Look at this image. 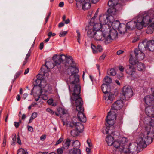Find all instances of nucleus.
<instances>
[{
    "instance_id": "f257e3e1",
    "label": "nucleus",
    "mask_w": 154,
    "mask_h": 154,
    "mask_svg": "<svg viewBox=\"0 0 154 154\" xmlns=\"http://www.w3.org/2000/svg\"><path fill=\"white\" fill-rule=\"evenodd\" d=\"M79 82H73L72 84L70 83V85H68V88L70 91H73V93L71 96V99L75 101L76 109L79 112L77 114L79 120L82 122H85L86 118L85 115L83 112L84 109L82 106L83 101L80 97L81 86Z\"/></svg>"
},
{
    "instance_id": "f03ea898",
    "label": "nucleus",
    "mask_w": 154,
    "mask_h": 154,
    "mask_svg": "<svg viewBox=\"0 0 154 154\" xmlns=\"http://www.w3.org/2000/svg\"><path fill=\"white\" fill-rule=\"evenodd\" d=\"M153 141L152 138H147L142 134H140L136 140V142L130 143L127 148L123 149L125 154H137L139 152L140 147L144 148L147 145L151 144Z\"/></svg>"
},
{
    "instance_id": "7ed1b4c3",
    "label": "nucleus",
    "mask_w": 154,
    "mask_h": 154,
    "mask_svg": "<svg viewBox=\"0 0 154 154\" xmlns=\"http://www.w3.org/2000/svg\"><path fill=\"white\" fill-rule=\"evenodd\" d=\"M122 119V117L119 118L117 122L116 123V116L115 115H111L110 112H109L106 119V122L105 123L107 126L106 134H113L115 132V128H120L122 125L123 123Z\"/></svg>"
},
{
    "instance_id": "20e7f679",
    "label": "nucleus",
    "mask_w": 154,
    "mask_h": 154,
    "mask_svg": "<svg viewBox=\"0 0 154 154\" xmlns=\"http://www.w3.org/2000/svg\"><path fill=\"white\" fill-rule=\"evenodd\" d=\"M66 59L64 60L65 66H70L68 69H70L71 75L69 76V81L70 83L73 82H79V76L76 74L79 72L78 69L76 67V64L73 61L72 57L70 56L65 55Z\"/></svg>"
},
{
    "instance_id": "39448f33",
    "label": "nucleus",
    "mask_w": 154,
    "mask_h": 154,
    "mask_svg": "<svg viewBox=\"0 0 154 154\" xmlns=\"http://www.w3.org/2000/svg\"><path fill=\"white\" fill-rule=\"evenodd\" d=\"M143 122L147 125L145 126V131L140 134H143L147 138L150 137L152 140L154 138V119H152L148 116L145 117L143 119Z\"/></svg>"
},
{
    "instance_id": "423d86ee",
    "label": "nucleus",
    "mask_w": 154,
    "mask_h": 154,
    "mask_svg": "<svg viewBox=\"0 0 154 154\" xmlns=\"http://www.w3.org/2000/svg\"><path fill=\"white\" fill-rule=\"evenodd\" d=\"M143 52L137 48H135L134 50L135 57L134 58L133 55L130 54V57L129 60L130 63L132 65H134L138 62V60H142L144 58L145 56Z\"/></svg>"
},
{
    "instance_id": "0eeeda50",
    "label": "nucleus",
    "mask_w": 154,
    "mask_h": 154,
    "mask_svg": "<svg viewBox=\"0 0 154 154\" xmlns=\"http://www.w3.org/2000/svg\"><path fill=\"white\" fill-rule=\"evenodd\" d=\"M118 33L117 31L115 29H111L108 34L106 35V37L104 42L106 44L112 42L113 40L118 38Z\"/></svg>"
},
{
    "instance_id": "6e6552de",
    "label": "nucleus",
    "mask_w": 154,
    "mask_h": 154,
    "mask_svg": "<svg viewBox=\"0 0 154 154\" xmlns=\"http://www.w3.org/2000/svg\"><path fill=\"white\" fill-rule=\"evenodd\" d=\"M66 59L65 55L64 54L61 55H54L52 57L54 62V66L60 65L61 63H64V60Z\"/></svg>"
},
{
    "instance_id": "1a4fd4ad",
    "label": "nucleus",
    "mask_w": 154,
    "mask_h": 154,
    "mask_svg": "<svg viewBox=\"0 0 154 154\" xmlns=\"http://www.w3.org/2000/svg\"><path fill=\"white\" fill-rule=\"evenodd\" d=\"M122 93L123 95L126 98H130L133 95L132 90L130 86H124L122 90Z\"/></svg>"
},
{
    "instance_id": "9d476101",
    "label": "nucleus",
    "mask_w": 154,
    "mask_h": 154,
    "mask_svg": "<svg viewBox=\"0 0 154 154\" xmlns=\"http://www.w3.org/2000/svg\"><path fill=\"white\" fill-rule=\"evenodd\" d=\"M151 90L152 95L146 96L144 99L145 103L149 106H154V96L153 95L154 88H152Z\"/></svg>"
},
{
    "instance_id": "9b49d317",
    "label": "nucleus",
    "mask_w": 154,
    "mask_h": 154,
    "mask_svg": "<svg viewBox=\"0 0 154 154\" xmlns=\"http://www.w3.org/2000/svg\"><path fill=\"white\" fill-rule=\"evenodd\" d=\"M118 0H109L108 5L109 7L114 8L117 11L120 10L122 7L121 4L118 2Z\"/></svg>"
},
{
    "instance_id": "f8f14e48",
    "label": "nucleus",
    "mask_w": 154,
    "mask_h": 154,
    "mask_svg": "<svg viewBox=\"0 0 154 154\" xmlns=\"http://www.w3.org/2000/svg\"><path fill=\"white\" fill-rule=\"evenodd\" d=\"M124 69L126 74L134 78L133 75L136 72V69L134 66L128 65L125 66Z\"/></svg>"
},
{
    "instance_id": "ddd939ff",
    "label": "nucleus",
    "mask_w": 154,
    "mask_h": 154,
    "mask_svg": "<svg viewBox=\"0 0 154 154\" xmlns=\"http://www.w3.org/2000/svg\"><path fill=\"white\" fill-rule=\"evenodd\" d=\"M69 125L71 128H74L76 129L80 133L84 129L83 125L79 122H71L70 123Z\"/></svg>"
},
{
    "instance_id": "4468645a",
    "label": "nucleus",
    "mask_w": 154,
    "mask_h": 154,
    "mask_svg": "<svg viewBox=\"0 0 154 154\" xmlns=\"http://www.w3.org/2000/svg\"><path fill=\"white\" fill-rule=\"evenodd\" d=\"M141 21L145 24V27H146L149 24L154 23V18H151L149 15H146L142 18Z\"/></svg>"
},
{
    "instance_id": "2eb2a0df",
    "label": "nucleus",
    "mask_w": 154,
    "mask_h": 154,
    "mask_svg": "<svg viewBox=\"0 0 154 154\" xmlns=\"http://www.w3.org/2000/svg\"><path fill=\"white\" fill-rule=\"evenodd\" d=\"M124 104L123 101L121 99L116 101L111 106V109L114 110H119L123 107Z\"/></svg>"
},
{
    "instance_id": "dca6fc26",
    "label": "nucleus",
    "mask_w": 154,
    "mask_h": 154,
    "mask_svg": "<svg viewBox=\"0 0 154 154\" xmlns=\"http://www.w3.org/2000/svg\"><path fill=\"white\" fill-rule=\"evenodd\" d=\"M145 112L148 117L154 118V107L153 106L146 107L145 109Z\"/></svg>"
},
{
    "instance_id": "f3484780",
    "label": "nucleus",
    "mask_w": 154,
    "mask_h": 154,
    "mask_svg": "<svg viewBox=\"0 0 154 154\" xmlns=\"http://www.w3.org/2000/svg\"><path fill=\"white\" fill-rule=\"evenodd\" d=\"M106 37V34H103V33L100 31H98L96 32V34L95 35L94 37V39L97 41H101L104 40Z\"/></svg>"
},
{
    "instance_id": "a211bd4d",
    "label": "nucleus",
    "mask_w": 154,
    "mask_h": 154,
    "mask_svg": "<svg viewBox=\"0 0 154 154\" xmlns=\"http://www.w3.org/2000/svg\"><path fill=\"white\" fill-rule=\"evenodd\" d=\"M105 99L106 101V103H111L115 98V95L112 93L109 92L104 96Z\"/></svg>"
},
{
    "instance_id": "6ab92c4d",
    "label": "nucleus",
    "mask_w": 154,
    "mask_h": 154,
    "mask_svg": "<svg viewBox=\"0 0 154 154\" xmlns=\"http://www.w3.org/2000/svg\"><path fill=\"white\" fill-rule=\"evenodd\" d=\"M113 137L111 135H108L106 137V140L109 146H111L112 145H114L115 146L116 143L119 145V143L116 142V140L113 141L115 137L114 135H113Z\"/></svg>"
},
{
    "instance_id": "aec40b11",
    "label": "nucleus",
    "mask_w": 154,
    "mask_h": 154,
    "mask_svg": "<svg viewBox=\"0 0 154 154\" xmlns=\"http://www.w3.org/2000/svg\"><path fill=\"white\" fill-rule=\"evenodd\" d=\"M147 41L146 40L140 42L138 45V49L141 51H144L147 50Z\"/></svg>"
},
{
    "instance_id": "412c9836",
    "label": "nucleus",
    "mask_w": 154,
    "mask_h": 154,
    "mask_svg": "<svg viewBox=\"0 0 154 154\" xmlns=\"http://www.w3.org/2000/svg\"><path fill=\"white\" fill-rule=\"evenodd\" d=\"M109 17L106 14L100 15L99 17V20L100 23L104 24L107 22Z\"/></svg>"
},
{
    "instance_id": "4be33fe9",
    "label": "nucleus",
    "mask_w": 154,
    "mask_h": 154,
    "mask_svg": "<svg viewBox=\"0 0 154 154\" xmlns=\"http://www.w3.org/2000/svg\"><path fill=\"white\" fill-rule=\"evenodd\" d=\"M127 29L130 30H132L135 28L136 26V22L135 21H131L128 22L126 25Z\"/></svg>"
},
{
    "instance_id": "5701e85b",
    "label": "nucleus",
    "mask_w": 154,
    "mask_h": 154,
    "mask_svg": "<svg viewBox=\"0 0 154 154\" xmlns=\"http://www.w3.org/2000/svg\"><path fill=\"white\" fill-rule=\"evenodd\" d=\"M119 142L120 143H121V146H120L119 147L120 149H124V148H127L128 145L126 144L127 142L126 138L125 137L122 138L120 140Z\"/></svg>"
},
{
    "instance_id": "b1692460",
    "label": "nucleus",
    "mask_w": 154,
    "mask_h": 154,
    "mask_svg": "<svg viewBox=\"0 0 154 154\" xmlns=\"http://www.w3.org/2000/svg\"><path fill=\"white\" fill-rule=\"evenodd\" d=\"M147 50L150 51H154V40L147 41Z\"/></svg>"
},
{
    "instance_id": "393cba45",
    "label": "nucleus",
    "mask_w": 154,
    "mask_h": 154,
    "mask_svg": "<svg viewBox=\"0 0 154 154\" xmlns=\"http://www.w3.org/2000/svg\"><path fill=\"white\" fill-rule=\"evenodd\" d=\"M141 17H139L137 20L136 27L138 29H141L143 26H145V24L141 21Z\"/></svg>"
},
{
    "instance_id": "a878e982",
    "label": "nucleus",
    "mask_w": 154,
    "mask_h": 154,
    "mask_svg": "<svg viewBox=\"0 0 154 154\" xmlns=\"http://www.w3.org/2000/svg\"><path fill=\"white\" fill-rule=\"evenodd\" d=\"M71 140L67 138L64 140L63 142V149H67L70 145Z\"/></svg>"
},
{
    "instance_id": "bb28decb",
    "label": "nucleus",
    "mask_w": 154,
    "mask_h": 154,
    "mask_svg": "<svg viewBox=\"0 0 154 154\" xmlns=\"http://www.w3.org/2000/svg\"><path fill=\"white\" fill-rule=\"evenodd\" d=\"M96 31L93 28H89L87 32V36L90 38H93L96 34Z\"/></svg>"
},
{
    "instance_id": "cd10ccee",
    "label": "nucleus",
    "mask_w": 154,
    "mask_h": 154,
    "mask_svg": "<svg viewBox=\"0 0 154 154\" xmlns=\"http://www.w3.org/2000/svg\"><path fill=\"white\" fill-rule=\"evenodd\" d=\"M127 29L126 25L124 23H121L118 30L120 33L122 34L125 32Z\"/></svg>"
},
{
    "instance_id": "c85d7f7f",
    "label": "nucleus",
    "mask_w": 154,
    "mask_h": 154,
    "mask_svg": "<svg viewBox=\"0 0 154 154\" xmlns=\"http://www.w3.org/2000/svg\"><path fill=\"white\" fill-rule=\"evenodd\" d=\"M90 0H85L82 5V8L84 10H87L91 7V4L90 3Z\"/></svg>"
},
{
    "instance_id": "c756f323",
    "label": "nucleus",
    "mask_w": 154,
    "mask_h": 154,
    "mask_svg": "<svg viewBox=\"0 0 154 154\" xmlns=\"http://www.w3.org/2000/svg\"><path fill=\"white\" fill-rule=\"evenodd\" d=\"M136 64H137V68L138 71L142 72L145 71V66L143 63L138 62Z\"/></svg>"
},
{
    "instance_id": "7c9ffc66",
    "label": "nucleus",
    "mask_w": 154,
    "mask_h": 154,
    "mask_svg": "<svg viewBox=\"0 0 154 154\" xmlns=\"http://www.w3.org/2000/svg\"><path fill=\"white\" fill-rule=\"evenodd\" d=\"M154 31V23H152L149 24V26L147 28L146 31L148 34H151Z\"/></svg>"
},
{
    "instance_id": "2f4dec72",
    "label": "nucleus",
    "mask_w": 154,
    "mask_h": 154,
    "mask_svg": "<svg viewBox=\"0 0 154 154\" xmlns=\"http://www.w3.org/2000/svg\"><path fill=\"white\" fill-rule=\"evenodd\" d=\"M106 85V84L103 83L101 86V89L103 92L106 95L107 94L109 93V89H108V86Z\"/></svg>"
},
{
    "instance_id": "473e14b6",
    "label": "nucleus",
    "mask_w": 154,
    "mask_h": 154,
    "mask_svg": "<svg viewBox=\"0 0 154 154\" xmlns=\"http://www.w3.org/2000/svg\"><path fill=\"white\" fill-rule=\"evenodd\" d=\"M121 24L118 20H116L112 23V26L113 29H118Z\"/></svg>"
},
{
    "instance_id": "72a5a7b5",
    "label": "nucleus",
    "mask_w": 154,
    "mask_h": 154,
    "mask_svg": "<svg viewBox=\"0 0 154 154\" xmlns=\"http://www.w3.org/2000/svg\"><path fill=\"white\" fill-rule=\"evenodd\" d=\"M102 26L101 24L100 23H98L94 24L92 28L94 29V30L97 32L99 31V30L102 28Z\"/></svg>"
},
{
    "instance_id": "f704fd0d",
    "label": "nucleus",
    "mask_w": 154,
    "mask_h": 154,
    "mask_svg": "<svg viewBox=\"0 0 154 154\" xmlns=\"http://www.w3.org/2000/svg\"><path fill=\"white\" fill-rule=\"evenodd\" d=\"M106 84L107 85H109L112 82V79L110 77L108 76H106L103 79Z\"/></svg>"
},
{
    "instance_id": "c9c22d12",
    "label": "nucleus",
    "mask_w": 154,
    "mask_h": 154,
    "mask_svg": "<svg viewBox=\"0 0 154 154\" xmlns=\"http://www.w3.org/2000/svg\"><path fill=\"white\" fill-rule=\"evenodd\" d=\"M110 8L108 9L107 12L111 15H115L116 14V8L113 7H110Z\"/></svg>"
},
{
    "instance_id": "e433bc0d",
    "label": "nucleus",
    "mask_w": 154,
    "mask_h": 154,
    "mask_svg": "<svg viewBox=\"0 0 154 154\" xmlns=\"http://www.w3.org/2000/svg\"><path fill=\"white\" fill-rule=\"evenodd\" d=\"M30 55L31 52H29V51L26 56V57L25 59V60L23 62V63L21 67V69H23V67L25 66L28 62V60L29 57H30Z\"/></svg>"
},
{
    "instance_id": "4c0bfd02",
    "label": "nucleus",
    "mask_w": 154,
    "mask_h": 154,
    "mask_svg": "<svg viewBox=\"0 0 154 154\" xmlns=\"http://www.w3.org/2000/svg\"><path fill=\"white\" fill-rule=\"evenodd\" d=\"M70 154H81V150L79 149H72L69 150Z\"/></svg>"
},
{
    "instance_id": "58836bf2",
    "label": "nucleus",
    "mask_w": 154,
    "mask_h": 154,
    "mask_svg": "<svg viewBox=\"0 0 154 154\" xmlns=\"http://www.w3.org/2000/svg\"><path fill=\"white\" fill-rule=\"evenodd\" d=\"M72 146L73 147V149H79L80 146V143L79 141L76 140L73 142Z\"/></svg>"
},
{
    "instance_id": "ea45409f",
    "label": "nucleus",
    "mask_w": 154,
    "mask_h": 154,
    "mask_svg": "<svg viewBox=\"0 0 154 154\" xmlns=\"http://www.w3.org/2000/svg\"><path fill=\"white\" fill-rule=\"evenodd\" d=\"M80 133L75 128L71 131V134L72 136L74 137L77 136Z\"/></svg>"
},
{
    "instance_id": "a19ab883",
    "label": "nucleus",
    "mask_w": 154,
    "mask_h": 154,
    "mask_svg": "<svg viewBox=\"0 0 154 154\" xmlns=\"http://www.w3.org/2000/svg\"><path fill=\"white\" fill-rule=\"evenodd\" d=\"M42 82V81L36 79V80L33 83V85H34V87L38 86L41 88L42 86L41 84Z\"/></svg>"
},
{
    "instance_id": "79ce46f5",
    "label": "nucleus",
    "mask_w": 154,
    "mask_h": 154,
    "mask_svg": "<svg viewBox=\"0 0 154 154\" xmlns=\"http://www.w3.org/2000/svg\"><path fill=\"white\" fill-rule=\"evenodd\" d=\"M107 74L110 76H115L116 74V72L114 69H111L107 71Z\"/></svg>"
},
{
    "instance_id": "37998d69",
    "label": "nucleus",
    "mask_w": 154,
    "mask_h": 154,
    "mask_svg": "<svg viewBox=\"0 0 154 154\" xmlns=\"http://www.w3.org/2000/svg\"><path fill=\"white\" fill-rule=\"evenodd\" d=\"M123 149L116 148V149H114L113 151V154H119V152H124V151L123 150Z\"/></svg>"
},
{
    "instance_id": "c03bdc74",
    "label": "nucleus",
    "mask_w": 154,
    "mask_h": 154,
    "mask_svg": "<svg viewBox=\"0 0 154 154\" xmlns=\"http://www.w3.org/2000/svg\"><path fill=\"white\" fill-rule=\"evenodd\" d=\"M46 110L47 112L50 113L52 115L54 114V113H55V112L53 111V110H52L50 108H47L46 109ZM55 113L57 116H59V114L55 112Z\"/></svg>"
},
{
    "instance_id": "a18cd8bd",
    "label": "nucleus",
    "mask_w": 154,
    "mask_h": 154,
    "mask_svg": "<svg viewBox=\"0 0 154 154\" xmlns=\"http://www.w3.org/2000/svg\"><path fill=\"white\" fill-rule=\"evenodd\" d=\"M61 112L63 115H67V116H69L67 110L64 108H61Z\"/></svg>"
},
{
    "instance_id": "49530a36",
    "label": "nucleus",
    "mask_w": 154,
    "mask_h": 154,
    "mask_svg": "<svg viewBox=\"0 0 154 154\" xmlns=\"http://www.w3.org/2000/svg\"><path fill=\"white\" fill-rule=\"evenodd\" d=\"M17 154H28V153L21 148L18 150Z\"/></svg>"
},
{
    "instance_id": "de8ad7c7",
    "label": "nucleus",
    "mask_w": 154,
    "mask_h": 154,
    "mask_svg": "<svg viewBox=\"0 0 154 154\" xmlns=\"http://www.w3.org/2000/svg\"><path fill=\"white\" fill-rule=\"evenodd\" d=\"M91 47L92 50V51L94 53H96L97 52V47L94 45L91 44Z\"/></svg>"
},
{
    "instance_id": "09e8293b",
    "label": "nucleus",
    "mask_w": 154,
    "mask_h": 154,
    "mask_svg": "<svg viewBox=\"0 0 154 154\" xmlns=\"http://www.w3.org/2000/svg\"><path fill=\"white\" fill-rule=\"evenodd\" d=\"M76 32L77 33V42H78L80 44V33L79 30H77L76 31Z\"/></svg>"
},
{
    "instance_id": "8fccbe9b",
    "label": "nucleus",
    "mask_w": 154,
    "mask_h": 154,
    "mask_svg": "<svg viewBox=\"0 0 154 154\" xmlns=\"http://www.w3.org/2000/svg\"><path fill=\"white\" fill-rule=\"evenodd\" d=\"M22 71H18L14 77V80L17 79L19 76L21 75L22 73Z\"/></svg>"
},
{
    "instance_id": "3c124183",
    "label": "nucleus",
    "mask_w": 154,
    "mask_h": 154,
    "mask_svg": "<svg viewBox=\"0 0 154 154\" xmlns=\"http://www.w3.org/2000/svg\"><path fill=\"white\" fill-rule=\"evenodd\" d=\"M16 142V136L15 135L14 137L12 139V141L11 142V144L12 145H14Z\"/></svg>"
},
{
    "instance_id": "603ef678",
    "label": "nucleus",
    "mask_w": 154,
    "mask_h": 154,
    "mask_svg": "<svg viewBox=\"0 0 154 154\" xmlns=\"http://www.w3.org/2000/svg\"><path fill=\"white\" fill-rule=\"evenodd\" d=\"M63 147L59 148L57 150V152L58 154H62L63 152Z\"/></svg>"
},
{
    "instance_id": "864d4df0",
    "label": "nucleus",
    "mask_w": 154,
    "mask_h": 154,
    "mask_svg": "<svg viewBox=\"0 0 154 154\" xmlns=\"http://www.w3.org/2000/svg\"><path fill=\"white\" fill-rule=\"evenodd\" d=\"M68 33V31H64L62 32H60L59 33V36L60 37L64 36Z\"/></svg>"
},
{
    "instance_id": "5fc2aeb1",
    "label": "nucleus",
    "mask_w": 154,
    "mask_h": 154,
    "mask_svg": "<svg viewBox=\"0 0 154 154\" xmlns=\"http://www.w3.org/2000/svg\"><path fill=\"white\" fill-rule=\"evenodd\" d=\"M96 47L97 48V52H101L102 51V48L100 45H97Z\"/></svg>"
},
{
    "instance_id": "6e6d98bb",
    "label": "nucleus",
    "mask_w": 154,
    "mask_h": 154,
    "mask_svg": "<svg viewBox=\"0 0 154 154\" xmlns=\"http://www.w3.org/2000/svg\"><path fill=\"white\" fill-rule=\"evenodd\" d=\"M63 138L61 137L58 140L56 141L55 145H57L63 141Z\"/></svg>"
},
{
    "instance_id": "4d7b16f0",
    "label": "nucleus",
    "mask_w": 154,
    "mask_h": 154,
    "mask_svg": "<svg viewBox=\"0 0 154 154\" xmlns=\"http://www.w3.org/2000/svg\"><path fill=\"white\" fill-rule=\"evenodd\" d=\"M51 12H49V13H48V15L47 16V17H46V18H45V22H44V24L45 25V24H46V23H47V22H48V19H49L50 15H51Z\"/></svg>"
},
{
    "instance_id": "13d9d810",
    "label": "nucleus",
    "mask_w": 154,
    "mask_h": 154,
    "mask_svg": "<svg viewBox=\"0 0 154 154\" xmlns=\"http://www.w3.org/2000/svg\"><path fill=\"white\" fill-rule=\"evenodd\" d=\"M17 138V142L18 144L21 145V141L20 138V136L19 133H18L16 136V138Z\"/></svg>"
},
{
    "instance_id": "bf43d9fd",
    "label": "nucleus",
    "mask_w": 154,
    "mask_h": 154,
    "mask_svg": "<svg viewBox=\"0 0 154 154\" xmlns=\"http://www.w3.org/2000/svg\"><path fill=\"white\" fill-rule=\"evenodd\" d=\"M37 79H39L42 81H43L44 78L43 77V76L41 74H38L37 76Z\"/></svg>"
},
{
    "instance_id": "052dcab7",
    "label": "nucleus",
    "mask_w": 154,
    "mask_h": 154,
    "mask_svg": "<svg viewBox=\"0 0 154 154\" xmlns=\"http://www.w3.org/2000/svg\"><path fill=\"white\" fill-rule=\"evenodd\" d=\"M39 98H41L43 100H47L48 99V97L46 95H39Z\"/></svg>"
},
{
    "instance_id": "680f3d73",
    "label": "nucleus",
    "mask_w": 154,
    "mask_h": 154,
    "mask_svg": "<svg viewBox=\"0 0 154 154\" xmlns=\"http://www.w3.org/2000/svg\"><path fill=\"white\" fill-rule=\"evenodd\" d=\"M106 56V54H103L100 57L99 60H103Z\"/></svg>"
},
{
    "instance_id": "e2e57ef3",
    "label": "nucleus",
    "mask_w": 154,
    "mask_h": 154,
    "mask_svg": "<svg viewBox=\"0 0 154 154\" xmlns=\"http://www.w3.org/2000/svg\"><path fill=\"white\" fill-rule=\"evenodd\" d=\"M116 142L119 143V145L117 144V143L115 144V145H112L113 146L116 148H119L120 147L121 145V143H120L119 141H116Z\"/></svg>"
},
{
    "instance_id": "0e129e2a",
    "label": "nucleus",
    "mask_w": 154,
    "mask_h": 154,
    "mask_svg": "<svg viewBox=\"0 0 154 154\" xmlns=\"http://www.w3.org/2000/svg\"><path fill=\"white\" fill-rule=\"evenodd\" d=\"M87 144H88V146L90 147L92 146V145L91 143V141L90 139H88L87 140Z\"/></svg>"
},
{
    "instance_id": "69168bd1",
    "label": "nucleus",
    "mask_w": 154,
    "mask_h": 154,
    "mask_svg": "<svg viewBox=\"0 0 154 154\" xmlns=\"http://www.w3.org/2000/svg\"><path fill=\"white\" fill-rule=\"evenodd\" d=\"M139 38L138 37H135L132 41L133 43H135L139 40Z\"/></svg>"
},
{
    "instance_id": "338daca9",
    "label": "nucleus",
    "mask_w": 154,
    "mask_h": 154,
    "mask_svg": "<svg viewBox=\"0 0 154 154\" xmlns=\"http://www.w3.org/2000/svg\"><path fill=\"white\" fill-rule=\"evenodd\" d=\"M14 125L16 128H18L20 125L19 122H14Z\"/></svg>"
},
{
    "instance_id": "774afa93",
    "label": "nucleus",
    "mask_w": 154,
    "mask_h": 154,
    "mask_svg": "<svg viewBox=\"0 0 154 154\" xmlns=\"http://www.w3.org/2000/svg\"><path fill=\"white\" fill-rule=\"evenodd\" d=\"M37 116V113L36 112H34L32 114L31 116L32 117H33L34 119L36 118Z\"/></svg>"
}]
</instances>
